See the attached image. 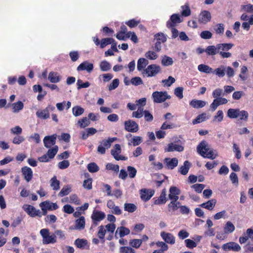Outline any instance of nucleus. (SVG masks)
I'll use <instances>...</instances> for the list:
<instances>
[{
	"label": "nucleus",
	"mask_w": 253,
	"mask_h": 253,
	"mask_svg": "<svg viewBox=\"0 0 253 253\" xmlns=\"http://www.w3.org/2000/svg\"><path fill=\"white\" fill-rule=\"evenodd\" d=\"M248 69L246 66H242L241 68V73L239 77L243 81H246L248 78L247 72Z\"/></svg>",
	"instance_id": "44"
},
{
	"label": "nucleus",
	"mask_w": 253,
	"mask_h": 253,
	"mask_svg": "<svg viewBox=\"0 0 253 253\" xmlns=\"http://www.w3.org/2000/svg\"><path fill=\"white\" fill-rule=\"evenodd\" d=\"M211 19V13L206 10L202 11L198 15V21L199 23L202 24H206Z\"/></svg>",
	"instance_id": "9"
},
{
	"label": "nucleus",
	"mask_w": 253,
	"mask_h": 253,
	"mask_svg": "<svg viewBox=\"0 0 253 253\" xmlns=\"http://www.w3.org/2000/svg\"><path fill=\"white\" fill-rule=\"evenodd\" d=\"M115 40L112 38H104L102 39L100 44V47L101 48L105 47L106 45L113 43Z\"/></svg>",
	"instance_id": "49"
},
{
	"label": "nucleus",
	"mask_w": 253,
	"mask_h": 253,
	"mask_svg": "<svg viewBox=\"0 0 253 253\" xmlns=\"http://www.w3.org/2000/svg\"><path fill=\"white\" fill-rule=\"evenodd\" d=\"M75 244L79 248L85 249L87 245V242L83 239H77L75 241Z\"/></svg>",
	"instance_id": "43"
},
{
	"label": "nucleus",
	"mask_w": 253,
	"mask_h": 253,
	"mask_svg": "<svg viewBox=\"0 0 253 253\" xmlns=\"http://www.w3.org/2000/svg\"><path fill=\"white\" fill-rule=\"evenodd\" d=\"M249 239L253 241V229L248 228L246 232L244 233L242 236L239 238V242L240 244L245 243Z\"/></svg>",
	"instance_id": "14"
},
{
	"label": "nucleus",
	"mask_w": 253,
	"mask_h": 253,
	"mask_svg": "<svg viewBox=\"0 0 253 253\" xmlns=\"http://www.w3.org/2000/svg\"><path fill=\"white\" fill-rule=\"evenodd\" d=\"M209 117L207 116V114L205 113H202L201 114L199 115L196 119H194L192 121V124L193 125H195L197 124L203 122L206 120L208 119Z\"/></svg>",
	"instance_id": "37"
},
{
	"label": "nucleus",
	"mask_w": 253,
	"mask_h": 253,
	"mask_svg": "<svg viewBox=\"0 0 253 253\" xmlns=\"http://www.w3.org/2000/svg\"><path fill=\"white\" fill-rule=\"evenodd\" d=\"M198 70L203 73L210 74L212 72V69L205 64H200L198 66Z\"/></svg>",
	"instance_id": "40"
},
{
	"label": "nucleus",
	"mask_w": 253,
	"mask_h": 253,
	"mask_svg": "<svg viewBox=\"0 0 253 253\" xmlns=\"http://www.w3.org/2000/svg\"><path fill=\"white\" fill-rule=\"evenodd\" d=\"M140 198L144 201H147L154 194V191L147 189H142L140 191Z\"/></svg>",
	"instance_id": "16"
},
{
	"label": "nucleus",
	"mask_w": 253,
	"mask_h": 253,
	"mask_svg": "<svg viewBox=\"0 0 253 253\" xmlns=\"http://www.w3.org/2000/svg\"><path fill=\"white\" fill-rule=\"evenodd\" d=\"M164 163L168 169H173L177 166L178 164V160L176 158H166L164 159Z\"/></svg>",
	"instance_id": "23"
},
{
	"label": "nucleus",
	"mask_w": 253,
	"mask_h": 253,
	"mask_svg": "<svg viewBox=\"0 0 253 253\" xmlns=\"http://www.w3.org/2000/svg\"><path fill=\"white\" fill-rule=\"evenodd\" d=\"M21 171L24 177L25 180L27 182L30 181L33 176V173L32 169L28 167H24L21 169Z\"/></svg>",
	"instance_id": "21"
},
{
	"label": "nucleus",
	"mask_w": 253,
	"mask_h": 253,
	"mask_svg": "<svg viewBox=\"0 0 253 253\" xmlns=\"http://www.w3.org/2000/svg\"><path fill=\"white\" fill-rule=\"evenodd\" d=\"M166 196V191L164 189L158 199L155 201L154 204L158 205L165 204L167 202Z\"/></svg>",
	"instance_id": "32"
},
{
	"label": "nucleus",
	"mask_w": 253,
	"mask_h": 253,
	"mask_svg": "<svg viewBox=\"0 0 253 253\" xmlns=\"http://www.w3.org/2000/svg\"><path fill=\"white\" fill-rule=\"evenodd\" d=\"M234 44L231 43H223L207 47L205 52L208 55L213 56L219 53L220 50H229L232 48Z\"/></svg>",
	"instance_id": "2"
},
{
	"label": "nucleus",
	"mask_w": 253,
	"mask_h": 253,
	"mask_svg": "<svg viewBox=\"0 0 253 253\" xmlns=\"http://www.w3.org/2000/svg\"><path fill=\"white\" fill-rule=\"evenodd\" d=\"M190 168V163L189 161H185L184 162L183 165L179 168V172L183 175H186L188 172Z\"/></svg>",
	"instance_id": "34"
},
{
	"label": "nucleus",
	"mask_w": 253,
	"mask_h": 253,
	"mask_svg": "<svg viewBox=\"0 0 253 253\" xmlns=\"http://www.w3.org/2000/svg\"><path fill=\"white\" fill-rule=\"evenodd\" d=\"M184 150V147L179 143H170L168 145V147L165 148L166 152H182Z\"/></svg>",
	"instance_id": "19"
},
{
	"label": "nucleus",
	"mask_w": 253,
	"mask_h": 253,
	"mask_svg": "<svg viewBox=\"0 0 253 253\" xmlns=\"http://www.w3.org/2000/svg\"><path fill=\"white\" fill-rule=\"evenodd\" d=\"M148 61L144 58H140L137 61V68L139 71H143L144 68L148 64Z\"/></svg>",
	"instance_id": "31"
},
{
	"label": "nucleus",
	"mask_w": 253,
	"mask_h": 253,
	"mask_svg": "<svg viewBox=\"0 0 253 253\" xmlns=\"http://www.w3.org/2000/svg\"><path fill=\"white\" fill-rule=\"evenodd\" d=\"M107 207L111 210V212L116 215L122 214V210L120 208L115 205L114 202L112 200H109L107 203Z\"/></svg>",
	"instance_id": "24"
},
{
	"label": "nucleus",
	"mask_w": 253,
	"mask_h": 253,
	"mask_svg": "<svg viewBox=\"0 0 253 253\" xmlns=\"http://www.w3.org/2000/svg\"><path fill=\"white\" fill-rule=\"evenodd\" d=\"M99 67L100 70L103 72L108 71L111 68L110 64L105 60L102 61L100 62Z\"/></svg>",
	"instance_id": "47"
},
{
	"label": "nucleus",
	"mask_w": 253,
	"mask_h": 253,
	"mask_svg": "<svg viewBox=\"0 0 253 253\" xmlns=\"http://www.w3.org/2000/svg\"><path fill=\"white\" fill-rule=\"evenodd\" d=\"M239 109H229L227 112V116L230 119H236L238 118Z\"/></svg>",
	"instance_id": "35"
},
{
	"label": "nucleus",
	"mask_w": 253,
	"mask_h": 253,
	"mask_svg": "<svg viewBox=\"0 0 253 253\" xmlns=\"http://www.w3.org/2000/svg\"><path fill=\"white\" fill-rule=\"evenodd\" d=\"M36 115L38 118L42 119H47L49 117V112L46 108L38 111L36 112Z\"/></svg>",
	"instance_id": "36"
},
{
	"label": "nucleus",
	"mask_w": 253,
	"mask_h": 253,
	"mask_svg": "<svg viewBox=\"0 0 253 253\" xmlns=\"http://www.w3.org/2000/svg\"><path fill=\"white\" fill-rule=\"evenodd\" d=\"M85 227V219L84 216H81L79 218L77 219L75 221V225L74 227L71 226L70 227V230H83Z\"/></svg>",
	"instance_id": "20"
},
{
	"label": "nucleus",
	"mask_w": 253,
	"mask_h": 253,
	"mask_svg": "<svg viewBox=\"0 0 253 253\" xmlns=\"http://www.w3.org/2000/svg\"><path fill=\"white\" fill-rule=\"evenodd\" d=\"M144 119L146 122H151L153 120L152 114L148 110H144L143 112Z\"/></svg>",
	"instance_id": "62"
},
{
	"label": "nucleus",
	"mask_w": 253,
	"mask_h": 253,
	"mask_svg": "<svg viewBox=\"0 0 253 253\" xmlns=\"http://www.w3.org/2000/svg\"><path fill=\"white\" fill-rule=\"evenodd\" d=\"M93 69V64L89 63L88 61H84L80 64L77 68L78 71H86L90 73Z\"/></svg>",
	"instance_id": "17"
},
{
	"label": "nucleus",
	"mask_w": 253,
	"mask_h": 253,
	"mask_svg": "<svg viewBox=\"0 0 253 253\" xmlns=\"http://www.w3.org/2000/svg\"><path fill=\"white\" fill-rule=\"evenodd\" d=\"M125 129L129 132H136L139 130L138 125L132 120H128L124 122Z\"/></svg>",
	"instance_id": "8"
},
{
	"label": "nucleus",
	"mask_w": 253,
	"mask_h": 253,
	"mask_svg": "<svg viewBox=\"0 0 253 253\" xmlns=\"http://www.w3.org/2000/svg\"><path fill=\"white\" fill-rule=\"evenodd\" d=\"M189 104L194 108L198 109L205 106L207 104V102L203 100L193 99L190 102Z\"/></svg>",
	"instance_id": "27"
},
{
	"label": "nucleus",
	"mask_w": 253,
	"mask_h": 253,
	"mask_svg": "<svg viewBox=\"0 0 253 253\" xmlns=\"http://www.w3.org/2000/svg\"><path fill=\"white\" fill-rule=\"evenodd\" d=\"M161 71V67L156 64H151L143 70L142 74L147 77H154Z\"/></svg>",
	"instance_id": "6"
},
{
	"label": "nucleus",
	"mask_w": 253,
	"mask_h": 253,
	"mask_svg": "<svg viewBox=\"0 0 253 253\" xmlns=\"http://www.w3.org/2000/svg\"><path fill=\"white\" fill-rule=\"evenodd\" d=\"M23 210L31 217H42V212L40 210H37L34 206L25 204L23 206Z\"/></svg>",
	"instance_id": "7"
},
{
	"label": "nucleus",
	"mask_w": 253,
	"mask_h": 253,
	"mask_svg": "<svg viewBox=\"0 0 253 253\" xmlns=\"http://www.w3.org/2000/svg\"><path fill=\"white\" fill-rule=\"evenodd\" d=\"M120 253H135L134 249L129 247H122L120 249Z\"/></svg>",
	"instance_id": "64"
},
{
	"label": "nucleus",
	"mask_w": 253,
	"mask_h": 253,
	"mask_svg": "<svg viewBox=\"0 0 253 253\" xmlns=\"http://www.w3.org/2000/svg\"><path fill=\"white\" fill-rule=\"evenodd\" d=\"M181 8L182 9L181 11V15L184 17H187L191 14V10L188 5H184L181 6Z\"/></svg>",
	"instance_id": "54"
},
{
	"label": "nucleus",
	"mask_w": 253,
	"mask_h": 253,
	"mask_svg": "<svg viewBox=\"0 0 253 253\" xmlns=\"http://www.w3.org/2000/svg\"><path fill=\"white\" fill-rule=\"evenodd\" d=\"M142 142V138L139 136H134L129 141L128 145H132L133 146H138Z\"/></svg>",
	"instance_id": "39"
},
{
	"label": "nucleus",
	"mask_w": 253,
	"mask_h": 253,
	"mask_svg": "<svg viewBox=\"0 0 253 253\" xmlns=\"http://www.w3.org/2000/svg\"><path fill=\"white\" fill-rule=\"evenodd\" d=\"M153 102L155 103H161L167 99H170V96L168 95L167 91H155L152 94Z\"/></svg>",
	"instance_id": "5"
},
{
	"label": "nucleus",
	"mask_w": 253,
	"mask_h": 253,
	"mask_svg": "<svg viewBox=\"0 0 253 253\" xmlns=\"http://www.w3.org/2000/svg\"><path fill=\"white\" fill-rule=\"evenodd\" d=\"M84 110L80 106H76L72 108V113L75 117H78L84 113Z\"/></svg>",
	"instance_id": "41"
},
{
	"label": "nucleus",
	"mask_w": 253,
	"mask_h": 253,
	"mask_svg": "<svg viewBox=\"0 0 253 253\" xmlns=\"http://www.w3.org/2000/svg\"><path fill=\"white\" fill-rule=\"evenodd\" d=\"M136 210V206L133 204L125 203L124 210L129 212H133Z\"/></svg>",
	"instance_id": "50"
},
{
	"label": "nucleus",
	"mask_w": 253,
	"mask_h": 253,
	"mask_svg": "<svg viewBox=\"0 0 253 253\" xmlns=\"http://www.w3.org/2000/svg\"><path fill=\"white\" fill-rule=\"evenodd\" d=\"M60 182L56 178L55 176H53L50 180V186L54 190L59 189Z\"/></svg>",
	"instance_id": "45"
},
{
	"label": "nucleus",
	"mask_w": 253,
	"mask_h": 253,
	"mask_svg": "<svg viewBox=\"0 0 253 253\" xmlns=\"http://www.w3.org/2000/svg\"><path fill=\"white\" fill-rule=\"evenodd\" d=\"M40 233L42 237V242L43 245L54 244L57 242V237L55 235L50 234L48 229H42Z\"/></svg>",
	"instance_id": "3"
},
{
	"label": "nucleus",
	"mask_w": 253,
	"mask_h": 253,
	"mask_svg": "<svg viewBox=\"0 0 253 253\" xmlns=\"http://www.w3.org/2000/svg\"><path fill=\"white\" fill-rule=\"evenodd\" d=\"M142 244V240L140 239H132L130 240L129 244L133 248H138Z\"/></svg>",
	"instance_id": "59"
},
{
	"label": "nucleus",
	"mask_w": 253,
	"mask_h": 253,
	"mask_svg": "<svg viewBox=\"0 0 253 253\" xmlns=\"http://www.w3.org/2000/svg\"><path fill=\"white\" fill-rule=\"evenodd\" d=\"M144 111L143 108H138L137 111L133 112L132 117L138 119L141 118L143 116Z\"/></svg>",
	"instance_id": "58"
},
{
	"label": "nucleus",
	"mask_w": 253,
	"mask_h": 253,
	"mask_svg": "<svg viewBox=\"0 0 253 253\" xmlns=\"http://www.w3.org/2000/svg\"><path fill=\"white\" fill-rule=\"evenodd\" d=\"M58 150L57 146L55 145L52 148L49 149L47 152V155L50 159H53L57 154Z\"/></svg>",
	"instance_id": "46"
},
{
	"label": "nucleus",
	"mask_w": 253,
	"mask_h": 253,
	"mask_svg": "<svg viewBox=\"0 0 253 253\" xmlns=\"http://www.w3.org/2000/svg\"><path fill=\"white\" fill-rule=\"evenodd\" d=\"M197 152L203 157L211 160L215 159L218 156L216 150L211 148L208 143L205 141H202L197 146Z\"/></svg>",
	"instance_id": "1"
},
{
	"label": "nucleus",
	"mask_w": 253,
	"mask_h": 253,
	"mask_svg": "<svg viewBox=\"0 0 253 253\" xmlns=\"http://www.w3.org/2000/svg\"><path fill=\"white\" fill-rule=\"evenodd\" d=\"M71 187L70 185H66L64 186L59 193V196L63 197L68 195L71 192Z\"/></svg>",
	"instance_id": "51"
},
{
	"label": "nucleus",
	"mask_w": 253,
	"mask_h": 253,
	"mask_svg": "<svg viewBox=\"0 0 253 253\" xmlns=\"http://www.w3.org/2000/svg\"><path fill=\"white\" fill-rule=\"evenodd\" d=\"M161 236L168 244L173 245L175 243V237L171 233L163 231L161 233Z\"/></svg>",
	"instance_id": "22"
},
{
	"label": "nucleus",
	"mask_w": 253,
	"mask_h": 253,
	"mask_svg": "<svg viewBox=\"0 0 253 253\" xmlns=\"http://www.w3.org/2000/svg\"><path fill=\"white\" fill-rule=\"evenodd\" d=\"M224 114L222 110H218L213 117V121L221 122L223 119Z\"/></svg>",
	"instance_id": "56"
},
{
	"label": "nucleus",
	"mask_w": 253,
	"mask_h": 253,
	"mask_svg": "<svg viewBox=\"0 0 253 253\" xmlns=\"http://www.w3.org/2000/svg\"><path fill=\"white\" fill-rule=\"evenodd\" d=\"M78 124L81 128H84L90 125V121L86 117H84L78 121Z\"/></svg>",
	"instance_id": "48"
},
{
	"label": "nucleus",
	"mask_w": 253,
	"mask_h": 253,
	"mask_svg": "<svg viewBox=\"0 0 253 253\" xmlns=\"http://www.w3.org/2000/svg\"><path fill=\"white\" fill-rule=\"evenodd\" d=\"M105 217V214L102 211L93 210L91 218L94 224H97Z\"/></svg>",
	"instance_id": "11"
},
{
	"label": "nucleus",
	"mask_w": 253,
	"mask_h": 253,
	"mask_svg": "<svg viewBox=\"0 0 253 253\" xmlns=\"http://www.w3.org/2000/svg\"><path fill=\"white\" fill-rule=\"evenodd\" d=\"M173 62L172 58L167 56H164L162 60V64L165 66H168L172 65L173 64Z\"/></svg>",
	"instance_id": "52"
},
{
	"label": "nucleus",
	"mask_w": 253,
	"mask_h": 253,
	"mask_svg": "<svg viewBox=\"0 0 253 253\" xmlns=\"http://www.w3.org/2000/svg\"><path fill=\"white\" fill-rule=\"evenodd\" d=\"M169 198L170 200L177 201L179 199L178 195L180 194V190L175 186H171L169 190Z\"/></svg>",
	"instance_id": "18"
},
{
	"label": "nucleus",
	"mask_w": 253,
	"mask_h": 253,
	"mask_svg": "<svg viewBox=\"0 0 253 253\" xmlns=\"http://www.w3.org/2000/svg\"><path fill=\"white\" fill-rule=\"evenodd\" d=\"M47 79L51 83L55 84L61 81V77L58 73L50 72L48 75Z\"/></svg>",
	"instance_id": "26"
},
{
	"label": "nucleus",
	"mask_w": 253,
	"mask_h": 253,
	"mask_svg": "<svg viewBox=\"0 0 253 253\" xmlns=\"http://www.w3.org/2000/svg\"><path fill=\"white\" fill-rule=\"evenodd\" d=\"M117 140L116 137H109L107 139H104L100 142L97 148V152L101 154H104L106 149H109L111 144Z\"/></svg>",
	"instance_id": "4"
},
{
	"label": "nucleus",
	"mask_w": 253,
	"mask_h": 253,
	"mask_svg": "<svg viewBox=\"0 0 253 253\" xmlns=\"http://www.w3.org/2000/svg\"><path fill=\"white\" fill-rule=\"evenodd\" d=\"M119 80L118 79H114L112 82L108 85V89L110 91L115 89L119 85Z\"/></svg>",
	"instance_id": "53"
},
{
	"label": "nucleus",
	"mask_w": 253,
	"mask_h": 253,
	"mask_svg": "<svg viewBox=\"0 0 253 253\" xmlns=\"http://www.w3.org/2000/svg\"><path fill=\"white\" fill-rule=\"evenodd\" d=\"M235 227L234 225L230 221L226 222L225 226L223 228V231L227 234L232 233L234 231Z\"/></svg>",
	"instance_id": "33"
},
{
	"label": "nucleus",
	"mask_w": 253,
	"mask_h": 253,
	"mask_svg": "<svg viewBox=\"0 0 253 253\" xmlns=\"http://www.w3.org/2000/svg\"><path fill=\"white\" fill-rule=\"evenodd\" d=\"M226 67L223 65L220 66L218 68L215 69L214 71L212 70V73L215 74L219 77H223L225 76V71Z\"/></svg>",
	"instance_id": "38"
},
{
	"label": "nucleus",
	"mask_w": 253,
	"mask_h": 253,
	"mask_svg": "<svg viewBox=\"0 0 253 253\" xmlns=\"http://www.w3.org/2000/svg\"><path fill=\"white\" fill-rule=\"evenodd\" d=\"M216 203V200L214 199L209 200L208 202L204 203L200 205L202 208H205L208 210L211 211L214 208Z\"/></svg>",
	"instance_id": "28"
},
{
	"label": "nucleus",
	"mask_w": 253,
	"mask_h": 253,
	"mask_svg": "<svg viewBox=\"0 0 253 253\" xmlns=\"http://www.w3.org/2000/svg\"><path fill=\"white\" fill-rule=\"evenodd\" d=\"M127 171L128 173V176L130 178H134L136 174L137 170L135 168L131 166H128L127 168Z\"/></svg>",
	"instance_id": "61"
},
{
	"label": "nucleus",
	"mask_w": 253,
	"mask_h": 253,
	"mask_svg": "<svg viewBox=\"0 0 253 253\" xmlns=\"http://www.w3.org/2000/svg\"><path fill=\"white\" fill-rule=\"evenodd\" d=\"M48 211L55 210L58 208V206L56 203H50L48 201H46L41 203Z\"/></svg>",
	"instance_id": "29"
},
{
	"label": "nucleus",
	"mask_w": 253,
	"mask_h": 253,
	"mask_svg": "<svg viewBox=\"0 0 253 253\" xmlns=\"http://www.w3.org/2000/svg\"><path fill=\"white\" fill-rule=\"evenodd\" d=\"M155 37L157 41L161 42V43L166 42L167 40V36L163 33H158Z\"/></svg>",
	"instance_id": "63"
},
{
	"label": "nucleus",
	"mask_w": 253,
	"mask_h": 253,
	"mask_svg": "<svg viewBox=\"0 0 253 253\" xmlns=\"http://www.w3.org/2000/svg\"><path fill=\"white\" fill-rule=\"evenodd\" d=\"M180 204L177 201L171 200L168 205V210L169 212H174L180 207Z\"/></svg>",
	"instance_id": "30"
},
{
	"label": "nucleus",
	"mask_w": 253,
	"mask_h": 253,
	"mask_svg": "<svg viewBox=\"0 0 253 253\" xmlns=\"http://www.w3.org/2000/svg\"><path fill=\"white\" fill-rule=\"evenodd\" d=\"M130 233V230L128 228L124 226H121L118 227L115 232V238H118L117 235H119L120 238H123L126 235H127Z\"/></svg>",
	"instance_id": "25"
},
{
	"label": "nucleus",
	"mask_w": 253,
	"mask_h": 253,
	"mask_svg": "<svg viewBox=\"0 0 253 253\" xmlns=\"http://www.w3.org/2000/svg\"><path fill=\"white\" fill-rule=\"evenodd\" d=\"M251 25H253V15H251L249 19V21H248V22H244L242 23V27L244 29L248 31L250 28Z\"/></svg>",
	"instance_id": "57"
},
{
	"label": "nucleus",
	"mask_w": 253,
	"mask_h": 253,
	"mask_svg": "<svg viewBox=\"0 0 253 253\" xmlns=\"http://www.w3.org/2000/svg\"><path fill=\"white\" fill-rule=\"evenodd\" d=\"M222 248L225 252L229 251L238 252L240 251L241 249L238 244L233 242H230L223 244L222 246Z\"/></svg>",
	"instance_id": "12"
},
{
	"label": "nucleus",
	"mask_w": 253,
	"mask_h": 253,
	"mask_svg": "<svg viewBox=\"0 0 253 253\" xmlns=\"http://www.w3.org/2000/svg\"><path fill=\"white\" fill-rule=\"evenodd\" d=\"M111 153L114 158L117 161L126 160L127 159V158L120 155L121 153V148L120 145L118 144L114 145L113 148L111 150Z\"/></svg>",
	"instance_id": "10"
},
{
	"label": "nucleus",
	"mask_w": 253,
	"mask_h": 253,
	"mask_svg": "<svg viewBox=\"0 0 253 253\" xmlns=\"http://www.w3.org/2000/svg\"><path fill=\"white\" fill-rule=\"evenodd\" d=\"M106 232L105 227L101 225L98 227V237L100 239H103Z\"/></svg>",
	"instance_id": "60"
},
{
	"label": "nucleus",
	"mask_w": 253,
	"mask_h": 253,
	"mask_svg": "<svg viewBox=\"0 0 253 253\" xmlns=\"http://www.w3.org/2000/svg\"><path fill=\"white\" fill-rule=\"evenodd\" d=\"M13 112L18 113L22 110L24 107V104L20 101L14 103L12 104Z\"/></svg>",
	"instance_id": "42"
},
{
	"label": "nucleus",
	"mask_w": 253,
	"mask_h": 253,
	"mask_svg": "<svg viewBox=\"0 0 253 253\" xmlns=\"http://www.w3.org/2000/svg\"><path fill=\"white\" fill-rule=\"evenodd\" d=\"M87 168L90 172H96L99 170V167L95 163L88 164Z\"/></svg>",
	"instance_id": "55"
},
{
	"label": "nucleus",
	"mask_w": 253,
	"mask_h": 253,
	"mask_svg": "<svg viewBox=\"0 0 253 253\" xmlns=\"http://www.w3.org/2000/svg\"><path fill=\"white\" fill-rule=\"evenodd\" d=\"M182 20L178 14H173L170 18V19L167 22V27L168 28L175 27L177 24L182 22Z\"/></svg>",
	"instance_id": "13"
},
{
	"label": "nucleus",
	"mask_w": 253,
	"mask_h": 253,
	"mask_svg": "<svg viewBox=\"0 0 253 253\" xmlns=\"http://www.w3.org/2000/svg\"><path fill=\"white\" fill-rule=\"evenodd\" d=\"M56 134L44 137L43 140L44 146L46 148H50L51 146H54L56 142Z\"/></svg>",
	"instance_id": "15"
}]
</instances>
